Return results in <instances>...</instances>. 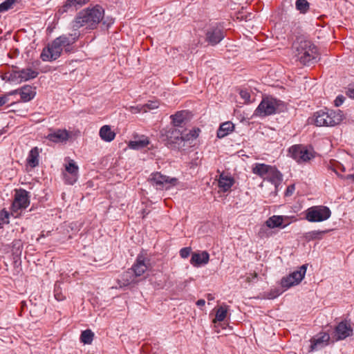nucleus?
Here are the masks:
<instances>
[{"instance_id": "7c9ffc66", "label": "nucleus", "mask_w": 354, "mask_h": 354, "mask_svg": "<svg viewBox=\"0 0 354 354\" xmlns=\"http://www.w3.org/2000/svg\"><path fill=\"white\" fill-rule=\"evenodd\" d=\"M39 72L34 71L31 68H27L20 70L21 82L28 81L37 77Z\"/></svg>"}, {"instance_id": "8fccbe9b", "label": "nucleus", "mask_w": 354, "mask_h": 354, "mask_svg": "<svg viewBox=\"0 0 354 354\" xmlns=\"http://www.w3.org/2000/svg\"><path fill=\"white\" fill-rule=\"evenodd\" d=\"M8 101V95L0 96V107L6 104Z\"/></svg>"}, {"instance_id": "603ef678", "label": "nucleus", "mask_w": 354, "mask_h": 354, "mask_svg": "<svg viewBox=\"0 0 354 354\" xmlns=\"http://www.w3.org/2000/svg\"><path fill=\"white\" fill-rule=\"evenodd\" d=\"M205 301L204 299H198L197 301H196V305L198 306V307H201V306H205Z\"/></svg>"}, {"instance_id": "6e6552de", "label": "nucleus", "mask_w": 354, "mask_h": 354, "mask_svg": "<svg viewBox=\"0 0 354 354\" xmlns=\"http://www.w3.org/2000/svg\"><path fill=\"white\" fill-rule=\"evenodd\" d=\"M291 157L297 162L301 163L311 160L314 156L313 152L301 145H293L289 149Z\"/></svg>"}, {"instance_id": "f8f14e48", "label": "nucleus", "mask_w": 354, "mask_h": 354, "mask_svg": "<svg viewBox=\"0 0 354 354\" xmlns=\"http://www.w3.org/2000/svg\"><path fill=\"white\" fill-rule=\"evenodd\" d=\"M352 335L353 328L346 320L340 322L335 328L334 337L336 341L343 340Z\"/></svg>"}, {"instance_id": "a211bd4d", "label": "nucleus", "mask_w": 354, "mask_h": 354, "mask_svg": "<svg viewBox=\"0 0 354 354\" xmlns=\"http://www.w3.org/2000/svg\"><path fill=\"white\" fill-rule=\"evenodd\" d=\"M264 180H266L273 184L276 189L281 183L283 180V176L281 173L275 167L272 166V169H270L268 175Z\"/></svg>"}, {"instance_id": "37998d69", "label": "nucleus", "mask_w": 354, "mask_h": 354, "mask_svg": "<svg viewBox=\"0 0 354 354\" xmlns=\"http://www.w3.org/2000/svg\"><path fill=\"white\" fill-rule=\"evenodd\" d=\"M191 251L192 249L189 247L183 248L180 250V255L183 259L187 258L189 256Z\"/></svg>"}, {"instance_id": "c756f323", "label": "nucleus", "mask_w": 354, "mask_h": 354, "mask_svg": "<svg viewBox=\"0 0 354 354\" xmlns=\"http://www.w3.org/2000/svg\"><path fill=\"white\" fill-rule=\"evenodd\" d=\"M172 124L176 127H183L186 122L185 116L183 111H178L174 115L170 116Z\"/></svg>"}, {"instance_id": "b1692460", "label": "nucleus", "mask_w": 354, "mask_h": 354, "mask_svg": "<svg viewBox=\"0 0 354 354\" xmlns=\"http://www.w3.org/2000/svg\"><path fill=\"white\" fill-rule=\"evenodd\" d=\"M99 134L101 139L106 142H111L115 137V133L109 125L102 126L100 129Z\"/></svg>"}, {"instance_id": "9b49d317", "label": "nucleus", "mask_w": 354, "mask_h": 354, "mask_svg": "<svg viewBox=\"0 0 354 354\" xmlns=\"http://www.w3.org/2000/svg\"><path fill=\"white\" fill-rule=\"evenodd\" d=\"M330 335L326 332H320L310 339V351L320 350L329 344Z\"/></svg>"}, {"instance_id": "5fc2aeb1", "label": "nucleus", "mask_w": 354, "mask_h": 354, "mask_svg": "<svg viewBox=\"0 0 354 354\" xmlns=\"http://www.w3.org/2000/svg\"><path fill=\"white\" fill-rule=\"evenodd\" d=\"M346 179H351L353 181H354V174H349L346 176Z\"/></svg>"}, {"instance_id": "aec40b11", "label": "nucleus", "mask_w": 354, "mask_h": 354, "mask_svg": "<svg viewBox=\"0 0 354 354\" xmlns=\"http://www.w3.org/2000/svg\"><path fill=\"white\" fill-rule=\"evenodd\" d=\"M19 95L23 102H29L35 97L36 88L30 85H25L19 88Z\"/></svg>"}, {"instance_id": "ddd939ff", "label": "nucleus", "mask_w": 354, "mask_h": 354, "mask_svg": "<svg viewBox=\"0 0 354 354\" xmlns=\"http://www.w3.org/2000/svg\"><path fill=\"white\" fill-rule=\"evenodd\" d=\"M78 170V166L73 160H71L66 165V172L64 173V177L67 184L73 185L77 181Z\"/></svg>"}, {"instance_id": "20e7f679", "label": "nucleus", "mask_w": 354, "mask_h": 354, "mask_svg": "<svg viewBox=\"0 0 354 354\" xmlns=\"http://www.w3.org/2000/svg\"><path fill=\"white\" fill-rule=\"evenodd\" d=\"M331 211L324 205L313 206L305 212L306 219L311 223L322 222L330 218Z\"/></svg>"}, {"instance_id": "13d9d810", "label": "nucleus", "mask_w": 354, "mask_h": 354, "mask_svg": "<svg viewBox=\"0 0 354 354\" xmlns=\"http://www.w3.org/2000/svg\"><path fill=\"white\" fill-rule=\"evenodd\" d=\"M214 299V297L212 296V295L208 294V295H207V299H208V300H212V299Z\"/></svg>"}, {"instance_id": "393cba45", "label": "nucleus", "mask_w": 354, "mask_h": 354, "mask_svg": "<svg viewBox=\"0 0 354 354\" xmlns=\"http://www.w3.org/2000/svg\"><path fill=\"white\" fill-rule=\"evenodd\" d=\"M270 169H272V166L270 165L263 163H257L252 168V172L264 179V178L267 176Z\"/></svg>"}, {"instance_id": "2eb2a0df", "label": "nucleus", "mask_w": 354, "mask_h": 354, "mask_svg": "<svg viewBox=\"0 0 354 354\" xmlns=\"http://www.w3.org/2000/svg\"><path fill=\"white\" fill-rule=\"evenodd\" d=\"M71 136V133L66 129H58L53 132L49 133L46 138L53 142H66Z\"/></svg>"}, {"instance_id": "6e6d98bb", "label": "nucleus", "mask_w": 354, "mask_h": 354, "mask_svg": "<svg viewBox=\"0 0 354 354\" xmlns=\"http://www.w3.org/2000/svg\"><path fill=\"white\" fill-rule=\"evenodd\" d=\"M16 93H19V88L10 92L9 95H14V94H16Z\"/></svg>"}, {"instance_id": "dca6fc26", "label": "nucleus", "mask_w": 354, "mask_h": 354, "mask_svg": "<svg viewBox=\"0 0 354 354\" xmlns=\"http://www.w3.org/2000/svg\"><path fill=\"white\" fill-rule=\"evenodd\" d=\"M209 260V254L207 251L194 252L190 259V263L195 267H198L203 264H207Z\"/></svg>"}, {"instance_id": "4468645a", "label": "nucleus", "mask_w": 354, "mask_h": 354, "mask_svg": "<svg viewBox=\"0 0 354 354\" xmlns=\"http://www.w3.org/2000/svg\"><path fill=\"white\" fill-rule=\"evenodd\" d=\"M149 260L147 259L142 254H139L135 263L131 268L133 273L136 277H140L145 273L148 268V263Z\"/></svg>"}, {"instance_id": "4d7b16f0", "label": "nucleus", "mask_w": 354, "mask_h": 354, "mask_svg": "<svg viewBox=\"0 0 354 354\" xmlns=\"http://www.w3.org/2000/svg\"><path fill=\"white\" fill-rule=\"evenodd\" d=\"M338 168L341 169L342 171H345V167L342 165H339V167Z\"/></svg>"}, {"instance_id": "6ab92c4d", "label": "nucleus", "mask_w": 354, "mask_h": 354, "mask_svg": "<svg viewBox=\"0 0 354 354\" xmlns=\"http://www.w3.org/2000/svg\"><path fill=\"white\" fill-rule=\"evenodd\" d=\"M90 0H66L63 6L59 9L61 13L67 12L70 10H77L85 5Z\"/></svg>"}, {"instance_id": "4be33fe9", "label": "nucleus", "mask_w": 354, "mask_h": 354, "mask_svg": "<svg viewBox=\"0 0 354 354\" xmlns=\"http://www.w3.org/2000/svg\"><path fill=\"white\" fill-rule=\"evenodd\" d=\"M286 216H272L270 217L266 222V225L270 228L282 227L287 226L288 223L283 224V221L286 219Z\"/></svg>"}, {"instance_id": "f257e3e1", "label": "nucleus", "mask_w": 354, "mask_h": 354, "mask_svg": "<svg viewBox=\"0 0 354 354\" xmlns=\"http://www.w3.org/2000/svg\"><path fill=\"white\" fill-rule=\"evenodd\" d=\"M104 15V10L100 5L80 11L72 21V28L77 31L82 26L93 30L97 28Z\"/></svg>"}, {"instance_id": "4c0bfd02", "label": "nucleus", "mask_w": 354, "mask_h": 354, "mask_svg": "<svg viewBox=\"0 0 354 354\" xmlns=\"http://www.w3.org/2000/svg\"><path fill=\"white\" fill-rule=\"evenodd\" d=\"M281 285L283 288H289L293 286H295L296 284L293 281V279L290 277V275L289 274L287 277H283L281 280Z\"/></svg>"}, {"instance_id": "412c9836", "label": "nucleus", "mask_w": 354, "mask_h": 354, "mask_svg": "<svg viewBox=\"0 0 354 354\" xmlns=\"http://www.w3.org/2000/svg\"><path fill=\"white\" fill-rule=\"evenodd\" d=\"M218 187L223 192L230 190L234 184V179L230 176L225 175L223 173L219 176L218 181Z\"/></svg>"}, {"instance_id": "423d86ee", "label": "nucleus", "mask_w": 354, "mask_h": 354, "mask_svg": "<svg viewBox=\"0 0 354 354\" xmlns=\"http://www.w3.org/2000/svg\"><path fill=\"white\" fill-rule=\"evenodd\" d=\"M199 129L190 130L188 133H184L180 129H174L169 130L167 133L168 142L170 143H178V141H185L196 139L200 132Z\"/></svg>"}, {"instance_id": "cd10ccee", "label": "nucleus", "mask_w": 354, "mask_h": 354, "mask_svg": "<svg viewBox=\"0 0 354 354\" xmlns=\"http://www.w3.org/2000/svg\"><path fill=\"white\" fill-rule=\"evenodd\" d=\"M149 143V141L147 137L142 136L134 140H131L129 143V147L133 149H140L146 147Z\"/></svg>"}, {"instance_id": "a19ab883", "label": "nucleus", "mask_w": 354, "mask_h": 354, "mask_svg": "<svg viewBox=\"0 0 354 354\" xmlns=\"http://www.w3.org/2000/svg\"><path fill=\"white\" fill-rule=\"evenodd\" d=\"M9 223V213L3 209L0 212V228L3 225L7 224Z\"/></svg>"}, {"instance_id": "39448f33", "label": "nucleus", "mask_w": 354, "mask_h": 354, "mask_svg": "<svg viewBox=\"0 0 354 354\" xmlns=\"http://www.w3.org/2000/svg\"><path fill=\"white\" fill-rule=\"evenodd\" d=\"M57 38L51 44H48L40 55V58L44 62H52L58 59L63 51L62 46Z\"/></svg>"}, {"instance_id": "0eeeda50", "label": "nucleus", "mask_w": 354, "mask_h": 354, "mask_svg": "<svg viewBox=\"0 0 354 354\" xmlns=\"http://www.w3.org/2000/svg\"><path fill=\"white\" fill-rule=\"evenodd\" d=\"M278 108V102L272 97H266L262 100L255 110V115L266 116L274 114Z\"/></svg>"}, {"instance_id": "5701e85b", "label": "nucleus", "mask_w": 354, "mask_h": 354, "mask_svg": "<svg viewBox=\"0 0 354 354\" xmlns=\"http://www.w3.org/2000/svg\"><path fill=\"white\" fill-rule=\"evenodd\" d=\"M79 34L75 31L73 34H69L68 35H62L57 39L59 40V43L62 47H65L67 46L73 45L78 39Z\"/></svg>"}, {"instance_id": "79ce46f5", "label": "nucleus", "mask_w": 354, "mask_h": 354, "mask_svg": "<svg viewBox=\"0 0 354 354\" xmlns=\"http://www.w3.org/2000/svg\"><path fill=\"white\" fill-rule=\"evenodd\" d=\"M159 106V102L157 101H149L148 103L143 105L144 112H147V110H151L157 109Z\"/></svg>"}, {"instance_id": "c85d7f7f", "label": "nucleus", "mask_w": 354, "mask_h": 354, "mask_svg": "<svg viewBox=\"0 0 354 354\" xmlns=\"http://www.w3.org/2000/svg\"><path fill=\"white\" fill-rule=\"evenodd\" d=\"M307 265L304 264L299 267L298 270L294 271L291 274H290V277L293 279V281L296 285L299 284L302 279L304 278V276L306 272Z\"/></svg>"}, {"instance_id": "3c124183", "label": "nucleus", "mask_w": 354, "mask_h": 354, "mask_svg": "<svg viewBox=\"0 0 354 354\" xmlns=\"http://www.w3.org/2000/svg\"><path fill=\"white\" fill-rule=\"evenodd\" d=\"M62 48L64 50V52L66 53H71L74 51V47L73 46V45L62 47Z\"/></svg>"}, {"instance_id": "de8ad7c7", "label": "nucleus", "mask_w": 354, "mask_h": 354, "mask_svg": "<svg viewBox=\"0 0 354 354\" xmlns=\"http://www.w3.org/2000/svg\"><path fill=\"white\" fill-rule=\"evenodd\" d=\"M295 185L294 184H292L287 187L285 195L286 196H291L293 194V192H295Z\"/></svg>"}, {"instance_id": "9d476101", "label": "nucleus", "mask_w": 354, "mask_h": 354, "mask_svg": "<svg viewBox=\"0 0 354 354\" xmlns=\"http://www.w3.org/2000/svg\"><path fill=\"white\" fill-rule=\"evenodd\" d=\"M225 37L223 28L218 26H212L206 31L205 41L211 46H215L220 43Z\"/></svg>"}, {"instance_id": "bf43d9fd", "label": "nucleus", "mask_w": 354, "mask_h": 354, "mask_svg": "<svg viewBox=\"0 0 354 354\" xmlns=\"http://www.w3.org/2000/svg\"><path fill=\"white\" fill-rule=\"evenodd\" d=\"M14 243V246L17 245H19L20 244V241H15L13 242Z\"/></svg>"}, {"instance_id": "e433bc0d", "label": "nucleus", "mask_w": 354, "mask_h": 354, "mask_svg": "<svg viewBox=\"0 0 354 354\" xmlns=\"http://www.w3.org/2000/svg\"><path fill=\"white\" fill-rule=\"evenodd\" d=\"M7 81L20 83L21 82V75H20V70L19 71H12L9 77L6 78Z\"/></svg>"}, {"instance_id": "a878e982", "label": "nucleus", "mask_w": 354, "mask_h": 354, "mask_svg": "<svg viewBox=\"0 0 354 354\" xmlns=\"http://www.w3.org/2000/svg\"><path fill=\"white\" fill-rule=\"evenodd\" d=\"M234 125L232 122H225L221 124L217 131V137L223 138L234 130Z\"/></svg>"}, {"instance_id": "ea45409f", "label": "nucleus", "mask_w": 354, "mask_h": 354, "mask_svg": "<svg viewBox=\"0 0 354 354\" xmlns=\"http://www.w3.org/2000/svg\"><path fill=\"white\" fill-rule=\"evenodd\" d=\"M129 273L127 272L122 275L121 279H118V284L120 288L129 286L133 281L131 279H129Z\"/></svg>"}, {"instance_id": "09e8293b", "label": "nucleus", "mask_w": 354, "mask_h": 354, "mask_svg": "<svg viewBox=\"0 0 354 354\" xmlns=\"http://www.w3.org/2000/svg\"><path fill=\"white\" fill-rule=\"evenodd\" d=\"M346 94L349 97L354 99V85L348 88Z\"/></svg>"}, {"instance_id": "473e14b6", "label": "nucleus", "mask_w": 354, "mask_h": 354, "mask_svg": "<svg viewBox=\"0 0 354 354\" xmlns=\"http://www.w3.org/2000/svg\"><path fill=\"white\" fill-rule=\"evenodd\" d=\"M297 10L301 13H306L310 8V4L307 0H297L295 3Z\"/></svg>"}, {"instance_id": "1a4fd4ad", "label": "nucleus", "mask_w": 354, "mask_h": 354, "mask_svg": "<svg viewBox=\"0 0 354 354\" xmlns=\"http://www.w3.org/2000/svg\"><path fill=\"white\" fill-rule=\"evenodd\" d=\"M30 204V196L28 192L25 189L17 191L15 199L12 203V211L17 212L20 209H25Z\"/></svg>"}, {"instance_id": "58836bf2", "label": "nucleus", "mask_w": 354, "mask_h": 354, "mask_svg": "<svg viewBox=\"0 0 354 354\" xmlns=\"http://www.w3.org/2000/svg\"><path fill=\"white\" fill-rule=\"evenodd\" d=\"M54 296L55 299L57 301H63L65 299V296L62 292L60 284L58 283L55 284Z\"/></svg>"}, {"instance_id": "7ed1b4c3", "label": "nucleus", "mask_w": 354, "mask_h": 354, "mask_svg": "<svg viewBox=\"0 0 354 354\" xmlns=\"http://www.w3.org/2000/svg\"><path fill=\"white\" fill-rule=\"evenodd\" d=\"M342 111L333 110H319L315 113V124L318 127L335 126L342 120Z\"/></svg>"}, {"instance_id": "72a5a7b5", "label": "nucleus", "mask_w": 354, "mask_h": 354, "mask_svg": "<svg viewBox=\"0 0 354 354\" xmlns=\"http://www.w3.org/2000/svg\"><path fill=\"white\" fill-rule=\"evenodd\" d=\"M327 231L314 230L306 234V239L309 240L321 239L324 234Z\"/></svg>"}, {"instance_id": "c03bdc74", "label": "nucleus", "mask_w": 354, "mask_h": 354, "mask_svg": "<svg viewBox=\"0 0 354 354\" xmlns=\"http://www.w3.org/2000/svg\"><path fill=\"white\" fill-rule=\"evenodd\" d=\"M240 95L245 102H249L250 101V94L247 90H241L240 91Z\"/></svg>"}, {"instance_id": "2f4dec72", "label": "nucleus", "mask_w": 354, "mask_h": 354, "mask_svg": "<svg viewBox=\"0 0 354 354\" xmlns=\"http://www.w3.org/2000/svg\"><path fill=\"white\" fill-rule=\"evenodd\" d=\"M94 333L89 329L82 332L80 335L81 342L84 344H91L93 342Z\"/></svg>"}, {"instance_id": "bb28decb", "label": "nucleus", "mask_w": 354, "mask_h": 354, "mask_svg": "<svg viewBox=\"0 0 354 354\" xmlns=\"http://www.w3.org/2000/svg\"><path fill=\"white\" fill-rule=\"evenodd\" d=\"M27 164L32 168H35L39 165V150L37 147L32 148L28 156Z\"/></svg>"}, {"instance_id": "c9c22d12", "label": "nucleus", "mask_w": 354, "mask_h": 354, "mask_svg": "<svg viewBox=\"0 0 354 354\" xmlns=\"http://www.w3.org/2000/svg\"><path fill=\"white\" fill-rule=\"evenodd\" d=\"M17 1V0H6L3 3H0V12L9 10Z\"/></svg>"}, {"instance_id": "49530a36", "label": "nucleus", "mask_w": 354, "mask_h": 354, "mask_svg": "<svg viewBox=\"0 0 354 354\" xmlns=\"http://www.w3.org/2000/svg\"><path fill=\"white\" fill-rule=\"evenodd\" d=\"M130 110L132 113H138L141 111L144 112V107H143V105L142 106H131Z\"/></svg>"}, {"instance_id": "f03ea898", "label": "nucleus", "mask_w": 354, "mask_h": 354, "mask_svg": "<svg viewBox=\"0 0 354 354\" xmlns=\"http://www.w3.org/2000/svg\"><path fill=\"white\" fill-rule=\"evenodd\" d=\"M296 56L304 65H310L317 62V47L308 40L300 39L295 44Z\"/></svg>"}, {"instance_id": "f3484780", "label": "nucleus", "mask_w": 354, "mask_h": 354, "mask_svg": "<svg viewBox=\"0 0 354 354\" xmlns=\"http://www.w3.org/2000/svg\"><path fill=\"white\" fill-rule=\"evenodd\" d=\"M150 180L156 184L157 186H162L165 183H169L175 185L177 182V178L163 176L160 173L156 172L151 175Z\"/></svg>"}, {"instance_id": "a18cd8bd", "label": "nucleus", "mask_w": 354, "mask_h": 354, "mask_svg": "<svg viewBox=\"0 0 354 354\" xmlns=\"http://www.w3.org/2000/svg\"><path fill=\"white\" fill-rule=\"evenodd\" d=\"M344 100L345 97L343 95H338L334 101L335 106L337 107L340 106L344 103Z\"/></svg>"}, {"instance_id": "f704fd0d", "label": "nucleus", "mask_w": 354, "mask_h": 354, "mask_svg": "<svg viewBox=\"0 0 354 354\" xmlns=\"http://www.w3.org/2000/svg\"><path fill=\"white\" fill-rule=\"evenodd\" d=\"M227 315V309L223 307H219L216 313L214 322H222L225 319Z\"/></svg>"}, {"instance_id": "864d4df0", "label": "nucleus", "mask_w": 354, "mask_h": 354, "mask_svg": "<svg viewBox=\"0 0 354 354\" xmlns=\"http://www.w3.org/2000/svg\"><path fill=\"white\" fill-rule=\"evenodd\" d=\"M257 273H253V274H251V277H248V281H252L254 279L257 278Z\"/></svg>"}]
</instances>
